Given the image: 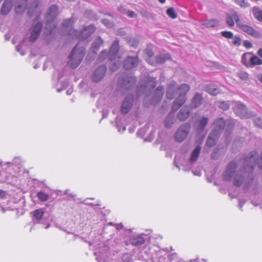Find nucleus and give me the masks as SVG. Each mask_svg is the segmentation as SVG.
I'll use <instances>...</instances> for the list:
<instances>
[{"instance_id":"64","label":"nucleus","mask_w":262,"mask_h":262,"mask_svg":"<svg viewBox=\"0 0 262 262\" xmlns=\"http://www.w3.org/2000/svg\"><path fill=\"white\" fill-rule=\"evenodd\" d=\"M147 54L149 56V57H152L154 53L151 50H148L147 51Z\"/></svg>"},{"instance_id":"2","label":"nucleus","mask_w":262,"mask_h":262,"mask_svg":"<svg viewBox=\"0 0 262 262\" xmlns=\"http://www.w3.org/2000/svg\"><path fill=\"white\" fill-rule=\"evenodd\" d=\"M85 51L84 47L76 45L69 57L68 64L73 69L77 68L84 58Z\"/></svg>"},{"instance_id":"3","label":"nucleus","mask_w":262,"mask_h":262,"mask_svg":"<svg viewBox=\"0 0 262 262\" xmlns=\"http://www.w3.org/2000/svg\"><path fill=\"white\" fill-rule=\"evenodd\" d=\"M58 8L56 5H52L48 11L46 16L47 24L45 28H49V33H51L53 29L56 27V24L54 22V19L57 15Z\"/></svg>"},{"instance_id":"21","label":"nucleus","mask_w":262,"mask_h":262,"mask_svg":"<svg viewBox=\"0 0 262 262\" xmlns=\"http://www.w3.org/2000/svg\"><path fill=\"white\" fill-rule=\"evenodd\" d=\"M27 0H16L15 5V11L17 14L23 13L27 6Z\"/></svg>"},{"instance_id":"53","label":"nucleus","mask_w":262,"mask_h":262,"mask_svg":"<svg viewBox=\"0 0 262 262\" xmlns=\"http://www.w3.org/2000/svg\"><path fill=\"white\" fill-rule=\"evenodd\" d=\"M108 56V54L107 51L105 50L102 51L99 56V58L101 60H104L106 59L107 56Z\"/></svg>"},{"instance_id":"45","label":"nucleus","mask_w":262,"mask_h":262,"mask_svg":"<svg viewBox=\"0 0 262 262\" xmlns=\"http://www.w3.org/2000/svg\"><path fill=\"white\" fill-rule=\"evenodd\" d=\"M132 259V255L129 253H124L122 256V262H129Z\"/></svg>"},{"instance_id":"41","label":"nucleus","mask_w":262,"mask_h":262,"mask_svg":"<svg viewBox=\"0 0 262 262\" xmlns=\"http://www.w3.org/2000/svg\"><path fill=\"white\" fill-rule=\"evenodd\" d=\"M117 59L115 62H113V64L111 66L110 70L112 72L116 71L120 66V61Z\"/></svg>"},{"instance_id":"49","label":"nucleus","mask_w":262,"mask_h":262,"mask_svg":"<svg viewBox=\"0 0 262 262\" xmlns=\"http://www.w3.org/2000/svg\"><path fill=\"white\" fill-rule=\"evenodd\" d=\"M226 21L228 26L230 27H232L234 25L233 18L231 15H228L226 17Z\"/></svg>"},{"instance_id":"13","label":"nucleus","mask_w":262,"mask_h":262,"mask_svg":"<svg viewBox=\"0 0 262 262\" xmlns=\"http://www.w3.org/2000/svg\"><path fill=\"white\" fill-rule=\"evenodd\" d=\"M119 50V41L117 40H115L112 45L108 53V58L110 60L112 61L114 60H116L117 58H120V57L118 56Z\"/></svg>"},{"instance_id":"12","label":"nucleus","mask_w":262,"mask_h":262,"mask_svg":"<svg viewBox=\"0 0 262 262\" xmlns=\"http://www.w3.org/2000/svg\"><path fill=\"white\" fill-rule=\"evenodd\" d=\"M239 28L244 32L254 38H259L261 37L260 33L256 31L251 26L243 24L240 26Z\"/></svg>"},{"instance_id":"37","label":"nucleus","mask_w":262,"mask_h":262,"mask_svg":"<svg viewBox=\"0 0 262 262\" xmlns=\"http://www.w3.org/2000/svg\"><path fill=\"white\" fill-rule=\"evenodd\" d=\"M167 14L170 17L173 19L177 17V14L176 13L174 9L172 7L167 10Z\"/></svg>"},{"instance_id":"35","label":"nucleus","mask_w":262,"mask_h":262,"mask_svg":"<svg viewBox=\"0 0 262 262\" xmlns=\"http://www.w3.org/2000/svg\"><path fill=\"white\" fill-rule=\"evenodd\" d=\"M74 24V20L72 18L67 19L62 23V26L65 28H71Z\"/></svg>"},{"instance_id":"52","label":"nucleus","mask_w":262,"mask_h":262,"mask_svg":"<svg viewBox=\"0 0 262 262\" xmlns=\"http://www.w3.org/2000/svg\"><path fill=\"white\" fill-rule=\"evenodd\" d=\"M254 123L256 126L262 128V118H255L254 120Z\"/></svg>"},{"instance_id":"26","label":"nucleus","mask_w":262,"mask_h":262,"mask_svg":"<svg viewBox=\"0 0 262 262\" xmlns=\"http://www.w3.org/2000/svg\"><path fill=\"white\" fill-rule=\"evenodd\" d=\"M214 124L215 125V129L214 130H216L219 132L220 135V133L224 129L226 126V121L223 118L221 117L216 119Z\"/></svg>"},{"instance_id":"60","label":"nucleus","mask_w":262,"mask_h":262,"mask_svg":"<svg viewBox=\"0 0 262 262\" xmlns=\"http://www.w3.org/2000/svg\"><path fill=\"white\" fill-rule=\"evenodd\" d=\"M177 257H178V255H177V254L176 253H172L171 254H170L169 255V259L171 260L174 259L176 258H177Z\"/></svg>"},{"instance_id":"47","label":"nucleus","mask_w":262,"mask_h":262,"mask_svg":"<svg viewBox=\"0 0 262 262\" xmlns=\"http://www.w3.org/2000/svg\"><path fill=\"white\" fill-rule=\"evenodd\" d=\"M221 34L223 37L229 39L232 38L233 36V33L230 31H222Z\"/></svg>"},{"instance_id":"28","label":"nucleus","mask_w":262,"mask_h":262,"mask_svg":"<svg viewBox=\"0 0 262 262\" xmlns=\"http://www.w3.org/2000/svg\"><path fill=\"white\" fill-rule=\"evenodd\" d=\"M167 60H170V56L168 53L161 54L156 57L157 62L159 64H163Z\"/></svg>"},{"instance_id":"32","label":"nucleus","mask_w":262,"mask_h":262,"mask_svg":"<svg viewBox=\"0 0 262 262\" xmlns=\"http://www.w3.org/2000/svg\"><path fill=\"white\" fill-rule=\"evenodd\" d=\"M174 122V118L173 115L171 114H169L167 115V117L165 120V125L166 127L169 128L170 127L171 125Z\"/></svg>"},{"instance_id":"30","label":"nucleus","mask_w":262,"mask_h":262,"mask_svg":"<svg viewBox=\"0 0 262 262\" xmlns=\"http://www.w3.org/2000/svg\"><path fill=\"white\" fill-rule=\"evenodd\" d=\"M103 43V40L98 36L92 43V48L94 49V52L98 50Z\"/></svg>"},{"instance_id":"6","label":"nucleus","mask_w":262,"mask_h":262,"mask_svg":"<svg viewBox=\"0 0 262 262\" xmlns=\"http://www.w3.org/2000/svg\"><path fill=\"white\" fill-rule=\"evenodd\" d=\"M191 129V125L185 123L181 125L175 134V140L179 142H183L188 135Z\"/></svg>"},{"instance_id":"38","label":"nucleus","mask_w":262,"mask_h":262,"mask_svg":"<svg viewBox=\"0 0 262 262\" xmlns=\"http://www.w3.org/2000/svg\"><path fill=\"white\" fill-rule=\"evenodd\" d=\"M232 16L233 18V20L235 21L237 27L239 28L241 25L243 24V23H242L241 21L240 20L238 15L236 12H234L233 13H232Z\"/></svg>"},{"instance_id":"57","label":"nucleus","mask_w":262,"mask_h":262,"mask_svg":"<svg viewBox=\"0 0 262 262\" xmlns=\"http://www.w3.org/2000/svg\"><path fill=\"white\" fill-rule=\"evenodd\" d=\"M8 195V193L2 190H0V198L2 199H5L6 198L7 195Z\"/></svg>"},{"instance_id":"16","label":"nucleus","mask_w":262,"mask_h":262,"mask_svg":"<svg viewBox=\"0 0 262 262\" xmlns=\"http://www.w3.org/2000/svg\"><path fill=\"white\" fill-rule=\"evenodd\" d=\"M134 101V96L133 95H128L123 101L122 106L121 112L123 114H127L132 107Z\"/></svg>"},{"instance_id":"51","label":"nucleus","mask_w":262,"mask_h":262,"mask_svg":"<svg viewBox=\"0 0 262 262\" xmlns=\"http://www.w3.org/2000/svg\"><path fill=\"white\" fill-rule=\"evenodd\" d=\"M146 90V86H138L137 90V93L138 96L142 95V92L144 93V91Z\"/></svg>"},{"instance_id":"4","label":"nucleus","mask_w":262,"mask_h":262,"mask_svg":"<svg viewBox=\"0 0 262 262\" xmlns=\"http://www.w3.org/2000/svg\"><path fill=\"white\" fill-rule=\"evenodd\" d=\"M95 31V26L91 25L84 28L80 33L77 30L72 29L69 31V35L73 37H77L79 39L84 40L89 37Z\"/></svg>"},{"instance_id":"33","label":"nucleus","mask_w":262,"mask_h":262,"mask_svg":"<svg viewBox=\"0 0 262 262\" xmlns=\"http://www.w3.org/2000/svg\"><path fill=\"white\" fill-rule=\"evenodd\" d=\"M37 196L38 198V199L42 202H46L49 199V195L48 194L39 191L37 193Z\"/></svg>"},{"instance_id":"11","label":"nucleus","mask_w":262,"mask_h":262,"mask_svg":"<svg viewBox=\"0 0 262 262\" xmlns=\"http://www.w3.org/2000/svg\"><path fill=\"white\" fill-rule=\"evenodd\" d=\"M209 119L208 117L203 116L198 118L195 122L194 127L199 134L204 132L205 128L208 124Z\"/></svg>"},{"instance_id":"54","label":"nucleus","mask_w":262,"mask_h":262,"mask_svg":"<svg viewBox=\"0 0 262 262\" xmlns=\"http://www.w3.org/2000/svg\"><path fill=\"white\" fill-rule=\"evenodd\" d=\"M102 23L107 28H112L113 26V23L108 19H104L102 20Z\"/></svg>"},{"instance_id":"10","label":"nucleus","mask_w":262,"mask_h":262,"mask_svg":"<svg viewBox=\"0 0 262 262\" xmlns=\"http://www.w3.org/2000/svg\"><path fill=\"white\" fill-rule=\"evenodd\" d=\"M146 240L145 234H134L129 236L128 242L133 246L139 247L143 245Z\"/></svg>"},{"instance_id":"40","label":"nucleus","mask_w":262,"mask_h":262,"mask_svg":"<svg viewBox=\"0 0 262 262\" xmlns=\"http://www.w3.org/2000/svg\"><path fill=\"white\" fill-rule=\"evenodd\" d=\"M32 5H33V6L34 7L33 9L31 7H30L28 8V14L30 16H32L34 14V12L37 7L38 3H37V2L35 1L33 3Z\"/></svg>"},{"instance_id":"14","label":"nucleus","mask_w":262,"mask_h":262,"mask_svg":"<svg viewBox=\"0 0 262 262\" xmlns=\"http://www.w3.org/2000/svg\"><path fill=\"white\" fill-rule=\"evenodd\" d=\"M42 28V24L40 22H37L34 25L31 31V36L29 40L30 42H33L38 38Z\"/></svg>"},{"instance_id":"18","label":"nucleus","mask_w":262,"mask_h":262,"mask_svg":"<svg viewBox=\"0 0 262 262\" xmlns=\"http://www.w3.org/2000/svg\"><path fill=\"white\" fill-rule=\"evenodd\" d=\"M249 58L251 64L253 66L260 65L262 64V60L257 56L252 55L250 53H245L242 56V60L244 62L246 59Z\"/></svg>"},{"instance_id":"27","label":"nucleus","mask_w":262,"mask_h":262,"mask_svg":"<svg viewBox=\"0 0 262 262\" xmlns=\"http://www.w3.org/2000/svg\"><path fill=\"white\" fill-rule=\"evenodd\" d=\"M205 91L212 96H216L219 93V89L213 85H208L205 87Z\"/></svg>"},{"instance_id":"5","label":"nucleus","mask_w":262,"mask_h":262,"mask_svg":"<svg viewBox=\"0 0 262 262\" xmlns=\"http://www.w3.org/2000/svg\"><path fill=\"white\" fill-rule=\"evenodd\" d=\"M201 147L198 145L192 151L190 157L188 161L185 163L183 164V170L187 171L192 169L194 163L196 162L200 154Z\"/></svg>"},{"instance_id":"50","label":"nucleus","mask_w":262,"mask_h":262,"mask_svg":"<svg viewBox=\"0 0 262 262\" xmlns=\"http://www.w3.org/2000/svg\"><path fill=\"white\" fill-rule=\"evenodd\" d=\"M116 128L118 129V131L120 133H123L125 130V127L123 126L121 129V127L120 126L119 119L118 117L116 118Z\"/></svg>"},{"instance_id":"25","label":"nucleus","mask_w":262,"mask_h":262,"mask_svg":"<svg viewBox=\"0 0 262 262\" xmlns=\"http://www.w3.org/2000/svg\"><path fill=\"white\" fill-rule=\"evenodd\" d=\"M32 214V222L34 224H37L42 219L44 215V211L42 209H38L34 210Z\"/></svg>"},{"instance_id":"24","label":"nucleus","mask_w":262,"mask_h":262,"mask_svg":"<svg viewBox=\"0 0 262 262\" xmlns=\"http://www.w3.org/2000/svg\"><path fill=\"white\" fill-rule=\"evenodd\" d=\"M189 108L186 106H184L178 113L177 117L180 121H184L189 117Z\"/></svg>"},{"instance_id":"23","label":"nucleus","mask_w":262,"mask_h":262,"mask_svg":"<svg viewBox=\"0 0 262 262\" xmlns=\"http://www.w3.org/2000/svg\"><path fill=\"white\" fill-rule=\"evenodd\" d=\"M203 102V97L201 94L196 93L193 96L191 102L192 107L198 108L200 107Z\"/></svg>"},{"instance_id":"46","label":"nucleus","mask_w":262,"mask_h":262,"mask_svg":"<svg viewBox=\"0 0 262 262\" xmlns=\"http://www.w3.org/2000/svg\"><path fill=\"white\" fill-rule=\"evenodd\" d=\"M147 85H150L152 89L155 88L157 85L156 78L149 77L148 79Z\"/></svg>"},{"instance_id":"48","label":"nucleus","mask_w":262,"mask_h":262,"mask_svg":"<svg viewBox=\"0 0 262 262\" xmlns=\"http://www.w3.org/2000/svg\"><path fill=\"white\" fill-rule=\"evenodd\" d=\"M238 77L243 80H246L248 78V74L245 72L241 71L237 73Z\"/></svg>"},{"instance_id":"17","label":"nucleus","mask_w":262,"mask_h":262,"mask_svg":"<svg viewBox=\"0 0 262 262\" xmlns=\"http://www.w3.org/2000/svg\"><path fill=\"white\" fill-rule=\"evenodd\" d=\"M219 137V132L216 130H212L207 138L206 146L209 147H213L216 144Z\"/></svg>"},{"instance_id":"61","label":"nucleus","mask_w":262,"mask_h":262,"mask_svg":"<svg viewBox=\"0 0 262 262\" xmlns=\"http://www.w3.org/2000/svg\"><path fill=\"white\" fill-rule=\"evenodd\" d=\"M154 131H151L150 133V136H149V139H145V141H149V142H151L153 138H154Z\"/></svg>"},{"instance_id":"55","label":"nucleus","mask_w":262,"mask_h":262,"mask_svg":"<svg viewBox=\"0 0 262 262\" xmlns=\"http://www.w3.org/2000/svg\"><path fill=\"white\" fill-rule=\"evenodd\" d=\"M21 48H22L21 45H18L16 46L15 47L16 51L17 52L20 53V54L21 55H24L26 54V52L24 51L23 50H22Z\"/></svg>"},{"instance_id":"1","label":"nucleus","mask_w":262,"mask_h":262,"mask_svg":"<svg viewBox=\"0 0 262 262\" xmlns=\"http://www.w3.org/2000/svg\"><path fill=\"white\" fill-rule=\"evenodd\" d=\"M190 90V86L187 84H182L179 86L174 81H170L168 84L166 91V97L170 99H173L176 94L179 93V96L173 101L172 105V110L177 111L186 102V94Z\"/></svg>"},{"instance_id":"43","label":"nucleus","mask_w":262,"mask_h":262,"mask_svg":"<svg viewBox=\"0 0 262 262\" xmlns=\"http://www.w3.org/2000/svg\"><path fill=\"white\" fill-rule=\"evenodd\" d=\"M101 253L100 251H96L95 252V255L96 256V259L98 261V262H104L105 259L103 255H101ZM102 255L104 254V253H102Z\"/></svg>"},{"instance_id":"9","label":"nucleus","mask_w":262,"mask_h":262,"mask_svg":"<svg viewBox=\"0 0 262 262\" xmlns=\"http://www.w3.org/2000/svg\"><path fill=\"white\" fill-rule=\"evenodd\" d=\"M234 113L243 119L249 118L252 116L251 112H248L245 105L237 103L234 107Z\"/></svg>"},{"instance_id":"44","label":"nucleus","mask_w":262,"mask_h":262,"mask_svg":"<svg viewBox=\"0 0 262 262\" xmlns=\"http://www.w3.org/2000/svg\"><path fill=\"white\" fill-rule=\"evenodd\" d=\"M20 160L19 158H15V159H14L13 160L12 162H8L5 163L4 164H2V163H1L0 164L2 167H3L5 165H9V166H11L14 164H18L20 162Z\"/></svg>"},{"instance_id":"19","label":"nucleus","mask_w":262,"mask_h":262,"mask_svg":"<svg viewBox=\"0 0 262 262\" xmlns=\"http://www.w3.org/2000/svg\"><path fill=\"white\" fill-rule=\"evenodd\" d=\"M164 93V88L163 86H159L156 90L154 95L152 97L151 103H154L160 101Z\"/></svg>"},{"instance_id":"31","label":"nucleus","mask_w":262,"mask_h":262,"mask_svg":"<svg viewBox=\"0 0 262 262\" xmlns=\"http://www.w3.org/2000/svg\"><path fill=\"white\" fill-rule=\"evenodd\" d=\"M219 21L216 19H209L206 20L204 23L202 24L203 25L206 26V27H214L217 25H218Z\"/></svg>"},{"instance_id":"58","label":"nucleus","mask_w":262,"mask_h":262,"mask_svg":"<svg viewBox=\"0 0 262 262\" xmlns=\"http://www.w3.org/2000/svg\"><path fill=\"white\" fill-rule=\"evenodd\" d=\"M244 46L247 49H250L252 47V43L248 40L244 41Z\"/></svg>"},{"instance_id":"7","label":"nucleus","mask_w":262,"mask_h":262,"mask_svg":"<svg viewBox=\"0 0 262 262\" xmlns=\"http://www.w3.org/2000/svg\"><path fill=\"white\" fill-rule=\"evenodd\" d=\"M107 71V67L105 65H101L98 67L92 73L91 80L95 83L101 82L104 78Z\"/></svg>"},{"instance_id":"34","label":"nucleus","mask_w":262,"mask_h":262,"mask_svg":"<svg viewBox=\"0 0 262 262\" xmlns=\"http://www.w3.org/2000/svg\"><path fill=\"white\" fill-rule=\"evenodd\" d=\"M232 41L229 43L236 47H239L241 45V38L239 36H233Z\"/></svg>"},{"instance_id":"20","label":"nucleus","mask_w":262,"mask_h":262,"mask_svg":"<svg viewBox=\"0 0 262 262\" xmlns=\"http://www.w3.org/2000/svg\"><path fill=\"white\" fill-rule=\"evenodd\" d=\"M63 77V72L62 71H58L54 73V78H56V79L58 81V82L61 84L62 86L61 89H57V91L58 92H60L62 90L67 88L69 85V80H66L63 81H61V78Z\"/></svg>"},{"instance_id":"8","label":"nucleus","mask_w":262,"mask_h":262,"mask_svg":"<svg viewBox=\"0 0 262 262\" xmlns=\"http://www.w3.org/2000/svg\"><path fill=\"white\" fill-rule=\"evenodd\" d=\"M136 82V78L128 75H123L118 81V86L124 89H130Z\"/></svg>"},{"instance_id":"42","label":"nucleus","mask_w":262,"mask_h":262,"mask_svg":"<svg viewBox=\"0 0 262 262\" xmlns=\"http://www.w3.org/2000/svg\"><path fill=\"white\" fill-rule=\"evenodd\" d=\"M226 126L227 130H232L234 127V123L232 119H229L226 121Z\"/></svg>"},{"instance_id":"62","label":"nucleus","mask_w":262,"mask_h":262,"mask_svg":"<svg viewBox=\"0 0 262 262\" xmlns=\"http://www.w3.org/2000/svg\"><path fill=\"white\" fill-rule=\"evenodd\" d=\"M245 203V201H242L241 200L239 201L238 207L241 209V210H242V208Z\"/></svg>"},{"instance_id":"56","label":"nucleus","mask_w":262,"mask_h":262,"mask_svg":"<svg viewBox=\"0 0 262 262\" xmlns=\"http://www.w3.org/2000/svg\"><path fill=\"white\" fill-rule=\"evenodd\" d=\"M147 130L146 127H143L138 130L137 134L139 136H143Z\"/></svg>"},{"instance_id":"22","label":"nucleus","mask_w":262,"mask_h":262,"mask_svg":"<svg viewBox=\"0 0 262 262\" xmlns=\"http://www.w3.org/2000/svg\"><path fill=\"white\" fill-rule=\"evenodd\" d=\"M14 0H6L3 3L1 10L3 15H7L12 9Z\"/></svg>"},{"instance_id":"63","label":"nucleus","mask_w":262,"mask_h":262,"mask_svg":"<svg viewBox=\"0 0 262 262\" xmlns=\"http://www.w3.org/2000/svg\"><path fill=\"white\" fill-rule=\"evenodd\" d=\"M115 225L116 226L117 229H118V230H120V229L123 228V225L121 223L118 224H116Z\"/></svg>"},{"instance_id":"15","label":"nucleus","mask_w":262,"mask_h":262,"mask_svg":"<svg viewBox=\"0 0 262 262\" xmlns=\"http://www.w3.org/2000/svg\"><path fill=\"white\" fill-rule=\"evenodd\" d=\"M139 59L138 56H128L124 61L123 67L126 70H131L138 65Z\"/></svg>"},{"instance_id":"36","label":"nucleus","mask_w":262,"mask_h":262,"mask_svg":"<svg viewBox=\"0 0 262 262\" xmlns=\"http://www.w3.org/2000/svg\"><path fill=\"white\" fill-rule=\"evenodd\" d=\"M219 106L224 111H226L229 108L230 103L228 101H220Z\"/></svg>"},{"instance_id":"59","label":"nucleus","mask_w":262,"mask_h":262,"mask_svg":"<svg viewBox=\"0 0 262 262\" xmlns=\"http://www.w3.org/2000/svg\"><path fill=\"white\" fill-rule=\"evenodd\" d=\"M126 14L130 18L134 17L136 16L135 13L133 11L127 10Z\"/></svg>"},{"instance_id":"29","label":"nucleus","mask_w":262,"mask_h":262,"mask_svg":"<svg viewBox=\"0 0 262 262\" xmlns=\"http://www.w3.org/2000/svg\"><path fill=\"white\" fill-rule=\"evenodd\" d=\"M252 14L256 19L262 22V10H260L258 7L253 8Z\"/></svg>"},{"instance_id":"39","label":"nucleus","mask_w":262,"mask_h":262,"mask_svg":"<svg viewBox=\"0 0 262 262\" xmlns=\"http://www.w3.org/2000/svg\"><path fill=\"white\" fill-rule=\"evenodd\" d=\"M234 2L242 8H247L249 7V3L245 0H234Z\"/></svg>"}]
</instances>
